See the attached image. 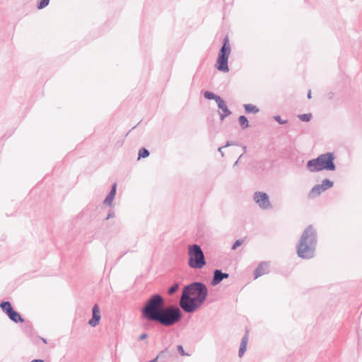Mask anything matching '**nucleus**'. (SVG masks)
I'll return each instance as SVG.
<instances>
[{
    "mask_svg": "<svg viewBox=\"0 0 362 362\" xmlns=\"http://www.w3.org/2000/svg\"><path fill=\"white\" fill-rule=\"evenodd\" d=\"M334 182L329 179H324L321 184L315 185L309 192L308 197L309 199H313L320 195L323 192L332 187Z\"/></svg>",
    "mask_w": 362,
    "mask_h": 362,
    "instance_id": "nucleus-9",
    "label": "nucleus"
},
{
    "mask_svg": "<svg viewBox=\"0 0 362 362\" xmlns=\"http://www.w3.org/2000/svg\"><path fill=\"white\" fill-rule=\"evenodd\" d=\"M204 95L205 98H206L208 100H214L216 101V103H217L218 101V100H221V98L219 95H217L210 91H206L204 93Z\"/></svg>",
    "mask_w": 362,
    "mask_h": 362,
    "instance_id": "nucleus-20",
    "label": "nucleus"
},
{
    "mask_svg": "<svg viewBox=\"0 0 362 362\" xmlns=\"http://www.w3.org/2000/svg\"><path fill=\"white\" fill-rule=\"evenodd\" d=\"M30 362H45L42 359H34L31 361Z\"/></svg>",
    "mask_w": 362,
    "mask_h": 362,
    "instance_id": "nucleus-33",
    "label": "nucleus"
},
{
    "mask_svg": "<svg viewBox=\"0 0 362 362\" xmlns=\"http://www.w3.org/2000/svg\"><path fill=\"white\" fill-rule=\"evenodd\" d=\"M274 119L280 124H284L287 123L286 119H282L281 117L279 115L274 116Z\"/></svg>",
    "mask_w": 362,
    "mask_h": 362,
    "instance_id": "nucleus-25",
    "label": "nucleus"
},
{
    "mask_svg": "<svg viewBox=\"0 0 362 362\" xmlns=\"http://www.w3.org/2000/svg\"><path fill=\"white\" fill-rule=\"evenodd\" d=\"M0 308L7 315L13 310L11 304L8 301H3L0 303Z\"/></svg>",
    "mask_w": 362,
    "mask_h": 362,
    "instance_id": "nucleus-18",
    "label": "nucleus"
},
{
    "mask_svg": "<svg viewBox=\"0 0 362 362\" xmlns=\"http://www.w3.org/2000/svg\"><path fill=\"white\" fill-rule=\"evenodd\" d=\"M49 4V0H39L38 3H37V8L38 9H42L44 8H45L46 6H47Z\"/></svg>",
    "mask_w": 362,
    "mask_h": 362,
    "instance_id": "nucleus-23",
    "label": "nucleus"
},
{
    "mask_svg": "<svg viewBox=\"0 0 362 362\" xmlns=\"http://www.w3.org/2000/svg\"><path fill=\"white\" fill-rule=\"evenodd\" d=\"M182 317L180 309L174 305L163 308L156 322L165 327H170L178 322Z\"/></svg>",
    "mask_w": 362,
    "mask_h": 362,
    "instance_id": "nucleus-4",
    "label": "nucleus"
},
{
    "mask_svg": "<svg viewBox=\"0 0 362 362\" xmlns=\"http://www.w3.org/2000/svg\"><path fill=\"white\" fill-rule=\"evenodd\" d=\"M253 199L257 204L262 209H267L272 207L269 196L265 192H256L254 194Z\"/></svg>",
    "mask_w": 362,
    "mask_h": 362,
    "instance_id": "nucleus-10",
    "label": "nucleus"
},
{
    "mask_svg": "<svg viewBox=\"0 0 362 362\" xmlns=\"http://www.w3.org/2000/svg\"><path fill=\"white\" fill-rule=\"evenodd\" d=\"M201 304L198 303V300L192 298V297H188L183 294L180 297V306L185 313H194Z\"/></svg>",
    "mask_w": 362,
    "mask_h": 362,
    "instance_id": "nucleus-8",
    "label": "nucleus"
},
{
    "mask_svg": "<svg viewBox=\"0 0 362 362\" xmlns=\"http://www.w3.org/2000/svg\"><path fill=\"white\" fill-rule=\"evenodd\" d=\"M238 121L243 129H245L249 127L247 118L245 115L240 116L238 117Z\"/></svg>",
    "mask_w": 362,
    "mask_h": 362,
    "instance_id": "nucleus-21",
    "label": "nucleus"
},
{
    "mask_svg": "<svg viewBox=\"0 0 362 362\" xmlns=\"http://www.w3.org/2000/svg\"><path fill=\"white\" fill-rule=\"evenodd\" d=\"M317 245V233L312 226L307 227L303 232L297 245V254L302 259H310L314 257Z\"/></svg>",
    "mask_w": 362,
    "mask_h": 362,
    "instance_id": "nucleus-1",
    "label": "nucleus"
},
{
    "mask_svg": "<svg viewBox=\"0 0 362 362\" xmlns=\"http://www.w3.org/2000/svg\"><path fill=\"white\" fill-rule=\"evenodd\" d=\"M115 217V212L112 210H110L106 217V219L108 220L110 218Z\"/></svg>",
    "mask_w": 362,
    "mask_h": 362,
    "instance_id": "nucleus-29",
    "label": "nucleus"
},
{
    "mask_svg": "<svg viewBox=\"0 0 362 362\" xmlns=\"http://www.w3.org/2000/svg\"><path fill=\"white\" fill-rule=\"evenodd\" d=\"M230 53V47L228 43V39L226 37L223 40V45L220 49L216 63V69L223 72L229 71L228 66V59Z\"/></svg>",
    "mask_w": 362,
    "mask_h": 362,
    "instance_id": "nucleus-7",
    "label": "nucleus"
},
{
    "mask_svg": "<svg viewBox=\"0 0 362 362\" xmlns=\"http://www.w3.org/2000/svg\"><path fill=\"white\" fill-rule=\"evenodd\" d=\"M298 117L303 122H309L311 119V114H303L298 115Z\"/></svg>",
    "mask_w": 362,
    "mask_h": 362,
    "instance_id": "nucleus-24",
    "label": "nucleus"
},
{
    "mask_svg": "<svg viewBox=\"0 0 362 362\" xmlns=\"http://www.w3.org/2000/svg\"><path fill=\"white\" fill-rule=\"evenodd\" d=\"M242 156H243V154H242V155H240V157H239V158L235 161V164H234L235 165H236L238 164V163L239 160L240 159V158L242 157Z\"/></svg>",
    "mask_w": 362,
    "mask_h": 362,
    "instance_id": "nucleus-35",
    "label": "nucleus"
},
{
    "mask_svg": "<svg viewBox=\"0 0 362 362\" xmlns=\"http://www.w3.org/2000/svg\"><path fill=\"white\" fill-rule=\"evenodd\" d=\"M8 318L15 323L23 322L24 319L16 310H13L8 315Z\"/></svg>",
    "mask_w": 362,
    "mask_h": 362,
    "instance_id": "nucleus-17",
    "label": "nucleus"
},
{
    "mask_svg": "<svg viewBox=\"0 0 362 362\" xmlns=\"http://www.w3.org/2000/svg\"><path fill=\"white\" fill-rule=\"evenodd\" d=\"M247 147L245 146H243V151H244V153L246 152Z\"/></svg>",
    "mask_w": 362,
    "mask_h": 362,
    "instance_id": "nucleus-37",
    "label": "nucleus"
},
{
    "mask_svg": "<svg viewBox=\"0 0 362 362\" xmlns=\"http://www.w3.org/2000/svg\"><path fill=\"white\" fill-rule=\"evenodd\" d=\"M149 156V151L145 148H141L139 151L138 159L145 158Z\"/></svg>",
    "mask_w": 362,
    "mask_h": 362,
    "instance_id": "nucleus-22",
    "label": "nucleus"
},
{
    "mask_svg": "<svg viewBox=\"0 0 362 362\" xmlns=\"http://www.w3.org/2000/svg\"><path fill=\"white\" fill-rule=\"evenodd\" d=\"M224 148V147H223V146H222V147H219V148H218V152H220V153H221V156H224V153H223V152L222 151V148Z\"/></svg>",
    "mask_w": 362,
    "mask_h": 362,
    "instance_id": "nucleus-32",
    "label": "nucleus"
},
{
    "mask_svg": "<svg viewBox=\"0 0 362 362\" xmlns=\"http://www.w3.org/2000/svg\"><path fill=\"white\" fill-rule=\"evenodd\" d=\"M148 337V334L146 333H143L141 334L139 337V341H141V340H144L146 338H147Z\"/></svg>",
    "mask_w": 362,
    "mask_h": 362,
    "instance_id": "nucleus-30",
    "label": "nucleus"
},
{
    "mask_svg": "<svg viewBox=\"0 0 362 362\" xmlns=\"http://www.w3.org/2000/svg\"><path fill=\"white\" fill-rule=\"evenodd\" d=\"M268 269V265L265 262H261L257 269L255 270L254 275L255 279L258 278L259 276H261L262 275L264 274L267 272V270Z\"/></svg>",
    "mask_w": 362,
    "mask_h": 362,
    "instance_id": "nucleus-15",
    "label": "nucleus"
},
{
    "mask_svg": "<svg viewBox=\"0 0 362 362\" xmlns=\"http://www.w3.org/2000/svg\"><path fill=\"white\" fill-rule=\"evenodd\" d=\"M218 107L222 111V112H220V119L223 121L226 117L231 115V111L228 108L225 101L221 98V100H218V101L216 103Z\"/></svg>",
    "mask_w": 362,
    "mask_h": 362,
    "instance_id": "nucleus-13",
    "label": "nucleus"
},
{
    "mask_svg": "<svg viewBox=\"0 0 362 362\" xmlns=\"http://www.w3.org/2000/svg\"><path fill=\"white\" fill-rule=\"evenodd\" d=\"M177 349L178 352L180 354L181 356H186V355H187L185 353V350L183 349V346L182 345H178L177 346Z\"/></svg>",
    "mask_w": 362,
    "mask_h": 362,
    "instance_id": "nucleus-28",
    "label": "nucleus"
},
{
    "mask_svg": "<svg viewBox=\"0 0 362 362\" xmlns=\"http://www.w3.org/2000/svg\"><path fill=\"white\" fill-rule=\"evenodd\" d=\"M116 189H117V184L115 183L112 186V189H111L110 192H109V194L105 199V200L103 202L104 204L108 205L110 206H111L112 205V202H113V199L116 194Z\"/></svg>",
    "mask_w": 362,
    "mask_h": 362,
    "instance_id": "nucleus-14",
    "label": "nucleus"
},
{
    "mask_svg": "<svg viewBox=\"0 0 362 362\" xmlns=\"http://www.w3.org/2000/svg\"><path fill=\"white\" fill-rule=\"evenodd\" d=\"M42 341L44 343H47L46 340L45 339H42Z\"/></svg>",
    "mask_w": 362,
    "mask_h": 362,
    "instance_id": "nucleus-38",
    "label": "nucleus"
},
{
    "mask_svg": "<svg viewBox=\"0 0 362 362\" xmlns=\"http://www.w3.org/2000/svg\"><path fill=\"white\" fill-rule=\"evenodd\" d=\"M92 313V318L88 321V325L93 327H95L99 324L101 318L100 309L97 304L94 305L93 307Z\"/></svg>",
    "mask_w": 362,
    "mask_h": 362,
    "instance_id": "nucleus-11",
    "label": "nucleus"
},
{
    "mask_svg": "<svg viewBox=\"0 0 362 362\" xmlns=\"http://www.w3.org/2000/svg\"><path fill=\"white\" fill-rule=\"evenodd\" d=\"M308 98H309V99L311 98V90H310L308 93Z\"/></svg>",
    "mask_w": 362,
    "mask_h": 362,
    "instance_id": "nucleus-34",
    "label": "nucleus"
},
{
    "mask_svg": "<svg viewBox=\"0 0 362 362\" xmlns=\"http://www.w3.org/2000/svg\"><path fill=\"white\" fill-rule=\"evenodd\" d=\"M157 359H158V357H156V358L153 359L152 361H150L148 362H156L157 361Z\"/></svg>",
    "mask_w": 362,
    "mask_h": 362,
    "instance_id": "nucleus-36",
    "label": "nucleus"
},
{
    "mask_svg": "<svg viewBox=\"0 0 362 362\" xmlns=\"http://www.w3.org/2000/svg\"><path fill=\"white\" fill-rule=\"evenodd\" d=\"M164 305V299L160 294L151 296L141 310L143 317L148 321L156 322Z\"/></svg>",
    "mask_w": 362,
    "mask_h": 362,
    "instance_id": "nucleus-2",
    "label": "nucleus"
},
{
    "mask_svg": "<svg viewBox=\"0 0 362 362\" xmlns=\"http://www.w3.org/2000/svg\"><path fill=\"white\" fill-rule=\"evenodd\" d=\"M244 109L245 112L247 113L256 114L259 111V108L257 106L252 104H245Z\"/></svg>",
    "mask_w": 362,
    "mask_h": 362,
    "instance_id": "nucleus-19",
    "label": "nucleus"
},
{
    "mask_svg": "<svg viewBox=\"0 0 362 362\" xmlns=\"http://www.w3.org/2000/svg\"><path fill=\"white\" fill-rule=\"evenodd\" d=\"M178 287H179V285L178 284H174L173 286H172L169 289H168V293L170 295H172L175 292H176V291L178 289Z\"/></svg>",
    "mask_w": 362,
    "mask_h": 362,
    "instance_id": "nucleus-26",
    "label": "nucleus"
},
{
    "mask_svg": "<svg viewBox=\"0 0 362 362\" xmlns=\"http://www.w3.org/2000/svg\"><path fill=\"white\" fill-rule=\"evenodd\" d=\"M228 273L222 272L220 269H215L214 271V276L211 281L212 286H216L220 284L223 279L228 278Z\"/></svg>",
    "mask_w": 362,
    "mask_h": 362,
    "instance_id": "nucleus-12",
    "label": "nucleus"
},
{
    "mask_svg": "<svg viewBox=\"0 0 362 362\" xmlns=\"http://www.w3.org/2000/svg\"><path fill=\"white\" fill-rule=\"evenodd\" d=\"M243 243V240H237L232 245V250H235L238 247L240 246Z\"/></svg>",
    "mask_w": 362,
    "mask_h": 362,
    "instance_id": "nucleus-27",
    "label": "nucleus"
},
{
    "mask_svg": "<svg viewBox=\"0 0 362 362\" xmlns=\"http://www.w3.org/2000/svg\"><path fill=\"white\" fill-rule=\"evenodd\" d=\"M189 261L188 265L192 269H202L206 262L204 252L199 245H192L189 246L188 250Z\"/></svg>",
    "mask_w": 362,
    "mask_h": 362,
    "instance_id": "nucleus-6",
    "label": "nucleus"
},
{
    "mask_svg": "<svg viewBox=\"0 0 362 362\" xmlns=\"http://www.w3.org/2000/svg\"><path fill=\"white\" fill-rule=\"evenodd\" d=\"M247 342H248V336H247V334L246 333L245 334V336L242 338L241 343L240 345V348H239V351H238V356L240 358H241L244 355V354L246 351V349H247Z\"/></svg>",
    "mask_w": 362,
    "mask_h": 362,
    "instance_id": "nucleus-16",
    "label": "nucleus"
},
{
    "mask_svg": "<svg viewBox=\"0 0 362 362\" xmlns=\"http://www.w3.org/2000/svg\"><path fill=\"white\" fill-rule=\"evenodd\" d=\"M234 144L230 142V141H227L226 144L223 146L224 148L226 147H228V146H232Z\"/></svg>",
    "mask_w": 362,
    "mask_h": 362,
    "instance_id": "nucleus-31",
    "label": "nucleus"
},
{
    "mask_svg": "<svg viewBox=\"0 0 362 362\" xmlns=\"http://www.w3.org/2000/svg\"><path fill=\"white\" fill-rule=\"evenodd\" d=\"M334 160V156L332 153L321 154L316 158L308 160L306 164V168L310 173L319 172L324 170L333 171L336 169Z\"/></svg>",
    "mask_w": 362,
    "mask_h": 362,
    "instance_id": "nucleus-3",
    "label": "nucleus"
},
{
    "mask_svg": "<svg viewBox=\"0 0 362 362\" xmlns=\"http://www.w3.org/2000/svg\"><path fill=\"white\" fill-rule=\"evenodd\" d=\"M182 294L188 297L196 296L192 298L198 300L199 303H203L206 299L208 290L206 286L202 282H193L185 286Z\"/></svg>",
    "mask_w": 362,
    "mask_h": 362,
    "instance_id": "nucleus-5",
    "label": "nucleus"
}]
</instances>
